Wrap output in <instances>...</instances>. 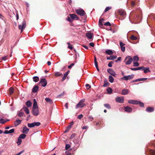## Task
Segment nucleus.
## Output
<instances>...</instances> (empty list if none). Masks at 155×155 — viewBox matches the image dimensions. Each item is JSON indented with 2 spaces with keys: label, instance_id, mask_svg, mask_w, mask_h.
<instances>
[{
  "label": "nucleus",
  "instance_id": "2",
  "mask_svg": "<svg viewBox=\"0 0 155 155\" xmlns=\"http://www.w3.org/2000/svg\"><path fill=\"white\" fill-rule=\"evenodd\" d=\"M26 26V21L25 20H23L22 24L19 25L18 26V29L21 30V32H22L23 30L25 29Z\"/></svg>",
  "mask_w": 155,
  "mask_h": 155
},
{
  "label": "nucleus",
  "instance_id": "51",
  "mask_svg": "<svg viewBox=\"0 0 155 155\" xmlns=\"http://www.w3.org/2000/svg\"><path fill=\"white\" fill-rule=\"evenodd\" d=\"M71 128H70V127H69L68 126L67 127L66 129L65 130L64 133H67L70 130Z\"/></svg>",
  "mask_w": 155,
  "mask_h": 155
},
{
  "label": "nucleus",
  "instance_id": "8",
  "mask_svg": "<svg viewBox=\"0 0 155 155\" xmlns=\"http://www.w3.org/2000/svg\"><path fill=\"white\" fill-rule=\"evenodd\" d=\"M32 112L34 116H38L39 114L38 107L32 108Z\"/></svg>",
  "mask_w": 155,
  "mask_h": 155
},
{
  "label": "nucleus",
  "instance_id": "54",
  "mask_svg": "<svg viewBox=\"0 0 155 155\" xmlns=\"http://www.w3.org/2000/svg\"><path fill=\"white\" fill-rule=\"evenodd\" d=\"M88 118L89 120L91 121H92L94 119L93 117L91 116H89Z\"/></svg>",
  "mask_w": 155,
  "mask_h": 155
},
{
  "label": "nucleus",
  "instance_id": "23",
  "mask_svg": "<svg viewBox=\"0 0 155 155\" xmlns=\"http://www.w3.org/2000/svg\"><path fill=\"white\" fill-rule=\"evenodd\" d=\"M117 58L116 56H111L110 57H108L107 58V60H113L114 59H116Z\"/></svg>",
  "mask_w": 155,
  "mask_h": 155
},
{
  "label": "nucleus",
  "instance_id": "32",
  "mask_svg": "<svg viewBox=\"0 0 155 155\" xmlns=\"http://www.w3.org/2000/svg\"><path fill=\"white\" fill-rule=\"evenodd\" d=\"M62 75V73L59 72H55L54 74V76L56 77H59Z\"/></svg>",
  "mask_w": 155,
  "mask_h": 155
},
{
  "label": "nucleus",
  "instance_id": "13",
  "mask_svg": "<svg viewBox=\"0 0 155 155\" xmlns=\"http://www.w3.org/2000/svg\"><path fill=\"white\" fill-rule=\"evenodd\" d=\"M39 87L38 86L35 85L33 88L32 92L33 93H36L38 90Z\"/></svg>",
  "mask_w": 155,
  "mask_h": 155
},
{
  "label": "nucleus",
  "instance_id": "59",
  "mask_svg": "<svg viewBox=\"0 0 155 155\" xmlns=\"http://www.w3.org/2000/svg\"><path fill=\"white\" fill-rule=\"evenodd\" d=\"M9 133H13L14 132V129H12L9 130H8Z\"/></svg>",
  "mask_w": 155,
  "mask_h": 155
},
{
  "label": "nucleus",
  "instance_id": "64",
  "mask_svg": "<svg viewBox=\"0 0 155 155\" xmlns=\"http://www.w3.org/2000/svg\"><path fill=\"white\" fill-rule=\"evenodd\" d=\"M89 45H90L92 47H94V43L93 42H91L90 43V44H89Z\"/></svg>",
  "mask_w": 155,
  "mask_h": 155
},
{
  "label": "nucleus",
  "instance_id": "18",
  "mask_svg": "<svg viewBox=\"0 0 155 155\" xmlns=\"http://www.w3.org/2000/svg\"><path fill=\"white\" fill-rule=\"evenodd\" d=\"M138 102V101H135L134 100H128V102L130 104H137V102Z\"/></svg>",
  "mask_w": 155,
  "mask_h": 155
},
{
  "label": "nucleus",
  "instance_id": "5",
  "mask_svg": "<svg viewBox=\"0 0 155 155\" xmlns=\"http://www.w3.org/2000/svg\"><path fill=\"white\" fill-rule=\"evenodd\" d=\"M41 125V123L39 122H34L32 123H28V126L29 127H33L35 126H38Z\"/></svg>",
  "mask_w": 155,
  "mask_h": 155
},
{
  "label": "nucleus",
  "instance_id": "57",
  "mask_svg": "<svg viewBox=\"0 0 155 155\" xmlns=\"http://www.w3.org/2000/svg\"><path fill=\"white\" fill-rule=\"evenodd\" d=\"M67 20L70 22H72L73 21V20L71 19L70 17H67Z\"/></svg>",
  "mask_w": 155,
  "mask_h": 155
},
{
  "label": "nucleus",
  "instance_id": "41",
  "mask_svg": "<svg viewBox=\"0 0 155 155\" xmlns=\"http://www.w3.org/2000/svg\"><path fill=\"white\" fill-rule=\"evenodd\" d=\"M69 15L71 19L73 20L74 19H75V14H70Z\"/></svg>",
  "mask_w": 155,
  "mask_h": 155
},
{
  "label": "nucleus",
  "instance_id": "20",
  "mask_svg": "<svg viewBox=\"0 0 155 155\" xmlns=\"http://www.w3.org/2000/svg\"><path fill=\"white\" fill-rule=\"evenodd\" d=\"M21 120H16L14 122V124L15 126H16L20 124L21 123Z\"/></svg>",
  "mask_w": 155,
  "mask_h": 155
},
{
  "label": "nucleus",
  "instance_id": "33",
  "mask_svg": "<svg viewBox=\"0 0 155 155\" xmlns=\"http://www.w3.org/2000/svg\"><path fill=\"white\" fill-rule=\"evenodd\" d=\"M109 81L111 83H113L114 81L113 78L111 75L109 76Z\"/></svg>",
  "mask_w": 155,
  "mask_h": 155
},
{
  "label": "nucleus",
  "instance_id": "3",
  "mask_svg": "<svg viewBox=\"0 0 155 155\" xmlns=\"http://www.w3.org/2000/svg\"><path fill=\"white\" fill-rule=\"evenodd\" d=\"M85 100L84 99L81 100L76 105V108L77 109L79 107H82L85 106V104H84Z\"/></svg>",
  "mask_w": 155,
  "mask_h": 155
},
{
  "label": "nucleus",
  "instance_id": "47",
  "mask_svg": "<svg viewBox=\"0 0 155 155\" xmlns=\"http://www.w3.org/2000/svg\"><path fill=\"white\" fill-rule=\"evenodd\" d=\"M64 92H63V93H61V94L58 95L57 96L58 98H61L64 96Z\"/></svg>",
  "mask_w": 155,
  "mask_h": 155
},
{
  "label": "nucleus",
  "instance_id": "12",
  "mask_svg": "<svg viewBox=\"0 0 155 155\" xmlns=\"http://www.w3.org/2000/svg\"><path fill=\"white\" fill-rule=\"evenodd\" d=\"M129 92V90L127 89H123L121 92V94L122 95H126L128 94Z\"/></svg>",
  "mask_w": 155,
  "mask_h": 155
},
{
  "label": "nucleus",
  "instance_id": "52",
  "mask_svg": "<svg viewBox=\"0 0 155 155\" xmlns=\"http://www.w3.org/2000/svg\"><path fill=\"white\" fill-rule=\"evenodd\" d=\"M104 25L105 26H110L111 25L110 23V22H109L108 21L105 23L104 24Z\"/></svg>",
  "mask_w": 155,
  "mask_h": 155
},
{
  "label": "nucleus",
  "instance_id": "19",
  "mask_svg": "<svg viewBox=\"0 0 155 155\" xmlns=\"http://www.w3.org/2000/svg\"><path fill=\"white\" fill-rule=\"evenodd\" d=\"M133 61V58H130L128 59V60L125 63L127 65L130 64H131Z\"/></svg>",
  "mask_w": 155,
  "mask_h": 155
},
{
  "label": "nucleus",
  "instance_id": "1",
  "mask_svg": "<svg viewBox=\"0 0 155 155\" xmlns=\"http://www.w3.org/2000/svg\"><path fill=\"white\" fill-rule=\"evenodd\" d=\"M118 12L121 16V19L122 20L125 18L126 16V12L125 11L122 9L118 10Z\"/></svg>",
  "mask_w": 155,
  "mask_h": 155
},
{
  "label": "nucleus",
  "instance_id": "11",
  "mask_svg": "<svg viewBox=\"0 0 155 155\" xmlns=\"http://www.w3.org/2000/svg\"><path fill=\"white\" fill-rule=\"evenodd\" d=\"M107 71L108 73L114 77H115L116 74L115 72L111 68L107 69Z\"/></svg>",
  "mask_w": 155,
  "mask_h": 155
},
{
  "label": "nucleus",
  "instance_id": "16",
  "mask_svg": "<svg viewBox=\"0 0 155 155\" xmlns=\"http://www.w3.org/2000/svg\"><path fill=\"white\" fill-rule=\"evenodd\" d=\"M142 67V68L141 69L144 71V72L145 73H146L147 72H150V71L149 70V68L148 67L144 68L143 67Z\"/></svg>",
  "mask_w": 155,
  "mask_h": 155
},
{
  "label": "nucleus",
  "instance_id": "30",
  "mask_svg": "<svg viewBox=\"0 0 155 155\" xmlns=\"http://www.w3.org/2000/svg\"><path fill=\"white\" fill-rule=\"evenodd\" d=\"M133 59L134 61V62L136 61H138L139 60V58L137 56H134L133 57Z\"/></svg>",
  "mask_w": 155,
  "mask_h": 155
},
{
  "label": "nucleus",
  "instance_id": "31",
  "mask_svg": "<svg viewBox=\"0 0 155 155\" xmlns=\"http://www.w3.org/2000/svg\"><path fill=\"white\" fill-rule=\"evenodd\" d=\"M67 44L68 45V48L71 49L72 50L73 48V47L72 46V45H71L70 44V43L69 42H67Z\"/></svg>",
  "mask_w": 155,
  "mask_h": 155
},
{
  "label": "nucleus",
  "instance_id": "17",
  "mask_svg": "<svg viewBox=\"0 0 155 155\" xmlns=\"http://www.w3.org/2000/svg\"><path fill=\"white\" fill-rule=\"evenodd\" d=\"M86 36L89 39H91L93 37V35L91 33H87L86 34Z\"/></svg>",
  "mask_w": 155,
  "mask_h": 155
},
{
  "label": "nucleus",
  "instance_id": "38",
  "mask_svg": "<svg viewBox=\"0 0 155 155\" xmlns=\"http://www.w3.org/2000/svg\"><path fill=\"white\" fill-rule=\"evenodd\" d=\"M138 102H137V104H139V105L140 107H143L144 106V104L142 103L140 101H138Z\"/></svg>",
  "mask_w": 155,
  "mask_h": 155
},
{
  "label": "nucleus",
  "instance_id": "9",
  "mask_svg": "<svg viewBox=\"0 0 155 155\" xmlns=\"http://www.w3.org/2000/svg\"><path fill=\"white\" fill-rule=\"evenodd\" d=\"M115 100L116 102L120 103H122L124 102V97H117L116 98Z\"/></svg>",
  "mask_w": 155,
  "mask_h": 155
},
{
  "label": "nucleus",
  "instance_id": "43",
  "mask_svg": "<svg viewBox=\"0 0 155 155\" xmlns=\"http://www.w3.org/2000/svg\"><path fill=\"white\" fill-rule=\"evenodd\" d=\"M130 39L132 40H136L137 39V38L134 35H132L130 37Z\"/></svg>",
  "mask_w": 155,
  "mask_h": 155
},
{
  "label": "nucleus",
  "instance_id": "24",
  "mask_svg": "<svg viewBox=\"0 0 155 155\" xmlns=\"http://www.w3.org/2000/svg\"><path fill=\"white\" fill-rule=\"evenodd\" d=\"M32 103L30 101H27L26 103V106L28 107L31 106L32 105Z\"/></svg>",
  "mask_w": 155,
  "mask_h": 155
},
{
  "label": "nucleus",
  "instance_id": "45",
  "mask_svg": "<svg viewBox=\"0 0 155 155\" xmlns=\"http://www.w3.org/2000/svg\"><path fill=\"white\" fill-rule=\"evenodd\" d=\"M104 106L105 107L108 108V109H110V104H104Z\"/></svg>",
  "mask_w": 155,
  "mask_h": 155
},
{
  "label": "nucleus",
  "instance_id": "10",
  "mask_svg": "<svg viewBox=\"0 0 155 155\" xmlns=\"http://www.w3.org/2000/svg\"><path fill=\"white\" fill-rule=\"evenodd\" d=\"M125 45V44L123 43L121 41H120V47L121 50L123 52H124L125 50V47L124 46Z\"/></svg>",
  "mask_w": 155,
  "mask_h": 155
},
{
  "label": "nucleus",
  "instance_id": "4",
  "mask_svg": "<svg viewBox=\"0 0 155 155\" xmlns=\"http://www.w3.org/2000/svg\"><path fill=\"white\" fill-rule=\"evenodd\" d=\"M75 12L78 15H80L81 16H83L86 14L85 12L82 9H76L75 10Z\"/></svg>",
  "mask_w": 155,
  "mask_h": 155
},
{
  "label": "nucleus",
  "instance_id": "29",
  "mask_svg": "<svg viewBox=\"0 0 155 155\" xmlns=\"http://www.w3.org/2000/svg\"><path fill=\"white\" fill-rule=\"evenodd\" d=\"M142 68V67H139L138 68H130V69L133 71H136L138 70H140V69H141Z\"/></svg>",
  "mask_w": 155,
  "mask_h": 155
},
{
  "label": "nucleus",
  "instance_id": "62",
  "mask_svg": "<svg viewBox=\"0 0 155 155\" xmlns=\"http://www.w3.org/2000/svg\"><path fill=\"white\" fill-rule=\"evenodd\" d=\"M24 150H23L21 151L19 153H18L17 154H15V155H20L21 153H23L24 152Z\"/></svg>",
  "mask_w": 155,
  "mask_h": 155
},
{
  "label": "nucleus",
  "instance_id": "49",
  "mask_svg": "<svg viewBox=\"0 0 155 155\" xmlns=\"http://www.w3.org/2000/svg\"><path fill=\"white\" fill-rule=\"evenodd\" d=\"M133 66L134 67L138 66L139 65V64L137 62H133Z\"/></svg>",
  "mask_w": 155,
  "mask_h": 155
},
{
  "label": "nucleus",
  "instance_id": "34",
  "mask_svg": "<svg viewBox=\"0 0 155 155\" xmlns=\"http://www.w3.org/2000/svg\"><path fill=\"white\" fill-rule=\"evenodd\" d=\"M23 109L26 112L27 114H28L29 113V111L28 109L26 107H24Z\"/></svg>",
  "mask_w": 155,
  "mask_h": 155
},
{
  "label": "nucleus",
  "instance_id": "40",
  "mask_svg": "<svg viewBox=\"0 0 155 155\" xmlns=\"http://www.w3.org/2000/svg\"><path fill=\"white\" fill-rule=\"evenodd\" d=\"M149 152L151 155H155V150H150Z\"/></svg>",
  "mask_w": 155,
  "mask_h": 155
},
{
  "label": "nucleus",
  "instance_id": "26",
  "mask_svg": "<svg viewBox=\"0 0 155 155\" xmlns=\"http://www.w3.org/2000/svg\"><path fill=\"white\" fill-rule=\"evenodd\" d=\"M33 101L34 103L32 108L38 107L37 104V102L35 99H34Z\"/></svg>",
  "mask_w": 155,
  "mask_h": 155
},
{
  "label": "nucleus",
  "instance_id": "61",
  "mask_svg": "<svg viewBox=\"0 0 155 155\" xmlns=\"http://www.w3.org/2000/svg\"><path fill=\"white\" fill-rule=\"evenodd\" d=\"M74 65V64L73 63L71 64L70 65H69L68 66V68H71Z\"/></svg>",
  "mask_w": 155,
  "mask_h": 155
},
{
  "label": "nucleus",
  "instance_id": "37",
  "mask_svg": "<svg viewBox=\"0 0 155 155\" xmlns=\"http://www.w3.org/2000/svg\"><path fill=\"white\" fill-rule=\"evenodd\" d=\"M14 92V89L12 87H11L9 88V94H12Z\"/></svg>",
  "mask_w": 155,
  "mask_h": 155
},
{
  "label": "nucleus",
  "instance_id": "50",
  "mask_svg": "<svg viewBox=\"0 0 155 155\" xmlns=\"http://www.w3.org/2000/svg\"><path fill=\"white\" fill-rule=\"evenodd\" d=\"M70 145L68 144H66L65 146V149L66 150H68L69 148L70 147Z\"/></svg>",
  "mask_w": 155,
  "mask_h": 155
},
{
  "label": "nucleus",
  "instance_id": "27",
  "mask_svg": "<svg viewBox=\"0 0 155 155\" xmlns=\"http://www.w3.org/2000/svg\"><path fill=\"white\" fill-rule=\"evenodd\" d=\"M45 100L46 102L49 103L50 104H51L53 103L52 100L49 98H46Z\"/></svg>",
  "mask_w": 155,
  "mask_h": 155
},
{
  "label": "nucleus",
  "instance_id": "14",
  "mask_svg": "<svg viewBox=\"0 0 155 155\" xmlns=\"http://www.w3.org/2000/svg\"><path fill=\"white\" fill-rule=\"evenodd\" d=\"M154 108L153 107H147L146 110L148 112H152L154 111Z\"/></svg>",
  "mask_w": 155,
  "mask_h": 155
},
{
  "label": "nucleus",
  "instance_id": "39",
  "mask_svg": "<svg viewBox=\"0 0 155 155\" xmlns=\"http://www.w3.org/2000/svg\"><path fill=\"white\" fill-rule=\"evenodd\" d=\"M21 138H20L19 137L18 138V141L17 142V143L18 144V145H19L20 144L21 142Z\"/></svg>",
  "mask_w": 155,
  "mask_h": 155
},
{
  "label": "nucleus",
  "instance_id": "56",
  "mask_svg": "<svg viewBox=\"0 0 155 155\" xmlns=\"http://www.w3.org/2000/svg\"><path fill=\"white\" fill-rule=\"evenodd\" d=\"M113 62V61H110L108 64V66L109 67H112V64Z\"/></svg>",
  "mask_w": 155,
  "mask_h": 155
},
{
  "label": "nucleus",
  "instance_id": "60",
  "mask_svg": "<svg viewBox=\"0 0 155 155\" xmlns=\"http://www.w3.org/2000/svg\"><path fill=\"white\" fill-rule=\"evenodd\" d=\"M74 121H71L70 123V124L68 126L69 127H70V128H71V126H72V125H73V124H74Z\"/></svg>",
  "mask_w": 155,
  "mask_h": 155
},
{
  "label": "nucleus",
  "instance_id": "55",
  "mask_svg": "<svg viewBox=\"0 0 155 155\" xmlns=\"http://www.w3.org/2000/svg\"><path fill=\"white\" fill-rule=\"evenodd\" d=\"M23 112H20L18 114V116L19 117H21L22 116H23Z\"/></svg>",
  "mask_w": 155,
  "mask_h": 155
},
{
  "label": "nucleus",
  "instance_id": "53",
  "mask_svg": "<svg viewBox=\"0 0 155 155\" xmlns=\"http://www.w3.org/2000/svg\"><path fill=\"white\" fill-rule=\"evenodd\" d=\"M85 86L87 89H89L91 88V86L88 84H86Z\"/></svg>",
  "mask_w": 155,
  "mask_h": 155
},
{
  "label": "nucleus",
  "instance_id": "15",
  "mask_svg": "<svg viewBox=\"0 0 155 155\" xmlns=\"http://www.w3.org/2000/svg\"><path fill=\"white\" fill-rule=\"evenodd\" d=\"M124 110L126 112L130 113L132 111V109L130 107L127 106L124 107Z\"/></svg>",
  "mask_w": 155,
  "mask_h": 155
},
{
  "label": "nucleus",
  "instance_id": "42",
  "mask_svg": "<svg viewBox=\"0 0 155 155\" xmlns=\"http://www.w3.org/2000/svg\"><path fill=\"white\" fill-rule=\"evenodd\" d=\"M7 122V121H5V120L2 118L0 119V124H4Z\"/></svg>",
  "mask_w": 155,
  "mask_h": 155
},
{
  "label": "nucleus",
  "instance_id": "7",
  "mask_svg": "<svg viewBox=\"0 0 155 155\" xmlns=\"http://www.w3.org/2000/svg\"><path fill=\"white\" fill-rule=\"evenodd\" d=\"M134 74H131L127 76H124L121 78V79L125 81L131 80L134 78Z\"/></svg>",
  "mask_w": 155,
  "mask_h": 155
},
{
  "label": "nucleus",
  "instance_id": "25",
  "mask_svg": "<svg viewBox=\"0 0 155 155\" xmlns=\"http://www.w3.org/2000/svg\"><path fill=\"white\" fill-rule=\"evenodd\" d=\"M106 54L110 55L113 54V52L111 50H107L105 51Z\"/></svg>",
  "mask_w": 155,
  "mask_h": 155
},
{
  "label": "nucleus",
  "instance_id": "44",
  "mask_svg": "<svg viewBox=\"0 0 155 155\" xmlns=\"http://www.w3.org/2000/svg\"><path fill=\"white\" fill-rule=\"evenodd\" d=\"M26 137V135L24 134H22L20 135L19 137L22 139H24Z\"/></svg>",
  "mask_w": 155,
  "mask_h": 155
},
{
  "label": "nucleus",
  "instance_id": "63",
  "mask_svg": "<svg viewBox=\"0 0 155 155\" xmlns=\"http://www.w3.org/2000/svg\"><path fill=\"white\" fill-rule=\"evenodd\" d=\"M83 117V115L82 114H80L78 116V118L79 119H81Z\"/></svg>",
  "mask_w": 155,
  "mask_h": 155
},
{
  "label": "nucleus",
  "instance_id": "58",
  "mask_svg": "<svg viewBox=\"0 0 155 155\" xmlns=\"http://www.w3.org/2000/svg\"><path fill=\"white\" fill-rule=\"evenodd\" d=\"M76 134H72L71 136L70 137V139H72L74 138Z\"/></svg>",
  "mask_w": 155,
  "mask_h": 155
},
{
  "label": "nucleus",
  "instance_id": "21",
  "mask_svg": "<svg viewBox=\"0 0 155 155\" xmlns=\"http://www.w3.org/2000/svg\"><path fill=\"white\" fill-rule=\"evenodd\" d=\"M29 130V129L26 126H25L23 128V132L25 134H27Z\"/></svg>",
  "mask_w": 155,
  "mask_h": 155
},
{
  "label": "nucleus",
  "instance_id": "6",
  "mask_svg": "<svg viewBox=\"0 0 155 155\" xmlns=\"http://www.w3.org/2000/svg\"><path fill=\"white\" fill-rule=\"evenodd\" d=\"M47 83V81L45 78H41L39 84H41V86L45 87L46 86Z\"/></svg>",
  "mask_w": 155,
  "mask_h": 155
},
{
  "label": "nucleus",
  "instance_id": "35",
  "mask_svg": "<svg viewBox=\"0 0 155 155\" xmlns=\"http://www.w3.org/2000/svg\"><path fill=\"white\" fill-rule=\"evenodd\" d=\"M107 90L109 94H111L112 93L113 90L110 87H108Z\"/></svg>",
  "mask_w": 155,
  "mask_h": 155
},
{
  "label": "nucleus",
  "instance_id": "36",
  "mask_svg": "<svg viewBox=\"0 0 155 155\" xmlns=\"http://www.w3.org/2000/svg\"><path fill=\"white\" fill-rule=\"evenodd\" d=\"M104 20L103 18H101L99 19V25L102 26L103 25V22Z\"/></svg>",
  "mask_w": 155,
  "mask_h": 155
},
{
  "label": "nucleus",
  "instance_id": "46",
  "mask_svg": "<svg viewBox=\"0 0 155 155\" xmlns=\"http://www.w3.org/2000/svg\"><path fill=\"white\" fill-rule=\"evenodd\" d=\"M136 3L134 1H132L131 2V6L132 7H134L135 6Z\"/></svg>",
  "mask_w": 155,
  "mask_h": 155
},
{
  "label": "nucleus",
  "instance_id": "22",
  "mask_svg": "<svg viewBox=\"0 0 155 155\" xmlns=\"http://www.w3.org/2000/svg\"><path fill=\"white\" fill-rule=\"evenodd\" d=\"M110 83H108L107 79H105L104 81V84L103 86L104 87H106L109 85Z\"/></svg>",
  "mask_w": 155,
  "mask_h": 155
},
{
  "label": "nucleus",
  "instance_id": "48",
  "mask_svg": "<svg viewBox=\"0 0 155 155\" xmlns=\"http://www.w3.org/2000/svg\"><path fill=\"white\" fill-rule=\"evenodd\" d=\"M111 7H107L105 9L104 12H107L109 10L111 9Z\"/></svg>",
  "mask_w": 155,
  "mask_h": 155
},
{
  "label": "nucleus",
  "instance_id": "28",
  "mask_svg": "<svg viewBox=\"0 0 155 155\" xmlns=\"http://www.w3.org/2000/svg\"><path fill=\"white\" fill-rule=\"evenodd\" d=\"M33 79L34 81L38 82L39 80V78L38 76H35L33 77Z\"/></svg>",
  "mask_w": 155,
  "mask_h": 155
}]
</instances>
